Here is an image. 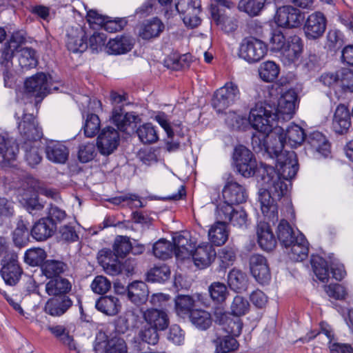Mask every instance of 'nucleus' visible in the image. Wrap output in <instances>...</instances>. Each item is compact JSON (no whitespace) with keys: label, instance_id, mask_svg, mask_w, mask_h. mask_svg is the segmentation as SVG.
<instances>
[{"label":"nucleus","instance_id":"obj_40","mask_svg":"<svg viewBox=\"0 0 353 353\" xmlns=\"http://www.w3.org/2000/svg\"><path fill=\"white\" fill-rule=\"evenodd\" d=\"M132 48L131 40L124 36L117 37L115 39H110L106 45V50L108 54H121L129 52Z\"/></svg>","mask_w":353,"mask_h":353},{"label":"nucleus","instance_id":"obj_7","mask_svg":"<svg viewBox=\"0 0 353 353\" xmlns=\"http://www.w3.org/2000/svg\"><path fill=\"white\" fill-rule=\"evenodd\" d=\"M216 216L217 219L223 221L225 223H230L234 227L243 228L248 225V214L240 207L234 208L225 203H219L216 206Z\"/></svg>","mask_w":353,"mask_h":353},{"label":"nucleus","instance_id":"obj_64","mask_svg":"<svg viewBox=\"0 0 353 353\" xmlns=\"http://www.w3.org/2000/svg\"><path fill=\"white\" fill-rule=\"evenodd\" d=\"M339 88L343 91L353 92V70L348 68L340 69Z\"/></svg>","mask_w":353,"mask_h":353},{"label":"nucleus","instance_id":"obj_49","mask_svg":"<svg viewBox=\"0 0 353 353\" xmlns=\"http://www.w3.org/2000/svg\"><path fill=\"white\" fill-rule=\"evenodd\" d=\"M42 273L48 278L59 277L58 276L65 272L68 265L60 261L47 260L41 267Z\"/></svg>","mask_w":353,"mask_h":353},{"label":"nucleus","instance_id":"obj_57","mask_svg":"<svg viewBox=\"0 0 353 353\" xmlns=\"http://www.w3.org/2000/svg\"><path fill=\"white\" fill-rule=\"evenodd\" d=\"M170 275V270L168 265L163 264L152 268L147 274L148 280L152 282H164Z\"/></svg>","mask_w":353,"mask_h":353},{"label":"nucleus","instance_id":"obj_15","mask_svg":"<svg viewBox=\"0 0 353 353\" xmlns=\"http://www.w3.org/2000/svg\"><path fill=\"white\" fill-rule=\"evenodd\" d=\"M249 266L252 275L261 284L268 283L271 279V273L267 259L259 254L250 256Z\"/></svg>","mask_w":353,"mask_h":353},{"label":"nucleus","instance_id":"obj_39","mask_svg":"<svg viewBox=\"0 0 353 353\" xmlns=\"http://www.w3.org/2000/svg\"><path fill=\"white\" fill-rule=\"evenodd\" d=\"M290 247L291 250L288 254L292 261H301L307 258L309 251L308 242L302 234L296 236Z\"/></svg>","mask_w":353,"mask_h":353},{"label":"nucleus","instance_id":"obj_29","mask_svg":"<svg viewBox=\"0 0 353 353\" xmlns=\"http://www.w3.org/2000/svg\"><path fill=\"white\" fill-rule=\"evenodd\" d=\"M143 317L145 322L159 330H165L169 325V319L163 310L149 308L143 312Z\"/></svg>","mask_w":353,"mask_h":353},{"label":"nucleus","instance_id":"obj_31","mask_svg":"<svg viewBox=\"0 0 353 353\" xmlns=\"http://www.w3.org/2000/svg\"><path fill=\"white\" fill-rule=\"evenodd\" d=\"M48 330L62 344L67 346L71 353H80L72 336L70 335L68 330L63 325H49Z\"/></svg>","mask_w":353,"mask_h":353},{"label":"nucleus","instance_id":"obj_62","mask_svg":"<svg viewBox=\"0 0 353 353\" xmlns=\"http://www.w3.org/2000/svg\"><path fill=\"white\" fill-rule=\"evenodd\" d=\"M225 123L232 130H241L247 126L248 119L234 112H229L226 114Z\"/></svg>","mask_w":353,"mask_h":353},{"label":"nucleus","instance_id":"obj_33","mask_svg":"<svg viewBox=\"0 0 353 353\" xmlns=\"http://www.w3.org/2000/svg\"><path fill=\"white\" fill-rule=\"evenodd\" d=\"M148 295V286L143 281H134L128 286V298L137 305L145 303Z\"/></svg>","mask_w":353,"mask_h":353},{"label":"nucleus","instance_id":"obj_14","mask_svg":"<svg viewBox=\"0 0 353 353\" xmlns=\"http://www.w3.org/2000/svg\"><path fill=\"white\" fill-rule=\"evenodd\" d=\"M119 141L120 136L118 131L113 127L107 126L99 133L97 145L101 154L109 155L117 148Z\"/></svg>","mask_w":353,"mask_h":353},{"label":"nucleus","instance_id":"obj_26","mask_svg":"<svg viewBox=\"0 0 353 353\" xmlns=\"http://www.w3.org/2000/svg\"><path fill=\"white\" fill-rule=\"evenodd\" d=\"M112 120L118 129L125 131L128 127L136 125L140 121L134 112H125L121 105L116 106L112 110Z\"/></svg>","mask_w":353,"mask_h":353},{"label":"nucleus","instance_id":"obj_18","mask_svg":"<svg viewBox=\"0 0 353 353\" xmlns=\"http://www.w3.org/2000/svg\"><path fill=\"white\" fill-rule=\"evenodd\" d=\"M117 256L110 249H103L98 253V262L103 270L109 275H118L122 272L123 264Z\"/></svg>","mask_w":353,"mask_h":353},{"label":"nucleus","instance_id":"obj_24","mask_svg":"<svg viewBox=\"0 0 353 353\" xmlns=\"http://www.w3.org/2000/svg\"><path fill=\"white\" fill-rule=\"evenodd\" d=\"M56 222L50 219L43 217L36 221L30 230L31 236L37 241H44L55 233Z\"/></svg>","mask_w":353,"mask_h":353},{"label":"nucleus","instance_id":"obj_2","mask_svg":"<svg viewBox=\"0 0 353 353\" xmlns=\"http://www.w3.org/2000/svg\"><path fill=\"white\" fill-rule=\"evenodd\" d=\"M34 109L32 103L17 105L14 117L17 121V130L19 134V144L35 143L43 137V130L31 110Z\"/></svg>","mask_w":353,"mask_h":353},{"label":"nucleus","instance_id":"obj_60","mask_svg":"<svg viewBox=\"0 0 353 353\" xmlns=\"http://www.w3.org/2000/svg\"><path fill=\"white\" fill-rule=\"evenodd\" d=\"M249 310L250 303L245 298L240 295L234 296L230 305V310L232 315L241 316L246 314Z\"/></svg>","mask_w":353,"mask_h":353},{"label":"nucleus","instance_id":"obj_59","mask_svg":"<svg viewBox=\"0 0 353 353\" xmlns=\"http://www.w3.org/2000/svg\"><path fill=\"white\" fill-rule=\"evenodd\" d=\"M101 121L98 115L88 114L86 117L83 125L84 134L88 137H93L99 132Z\"/></svg>","mask_w":353,"mask_h":353},{"label":"nucleus","instance_id":"obj_27","mask_svg":"<svg viewBox=\"0 0 353 353\" xmlns=\"http://www.w3.org/2000/svg\"><path fill=\"white\" fill-rule=\"evenodd\" d=\"M73 301L68 296H57L50 299L44 307L45 312L52 316H60L72 307Z\"/></svg>","mask_w":353,"mask_h":353},{"label":"nucleus","instance_id":"obj_8","mask_svg":"<svg viewBox=\"0 0 353 353\" xmlns=\"http://www.w3.org/2000/svg\"><path fill=\"white\" fill-rule=\"evenodd\" d=\"M177 12L181 14L183 23L188 27L194 28L201 23L199 17L201 12L200 0H175Z\"/></svg>","mask_w":353,"mask_h":353},{"label":"nucleus","instance_id":"obj_44","mask_svg":"<svg viewBox=\"0 0 353 353\" xmlns=\"http://www.w3.org/2000/svg\"><path fill=\"white\" fill-rule=\"evenodd\" d=\"M215 353H230L239 348L238 341L232 336H217L212 341Z\"/></svg>","mask_w":353,"mask_h":353},{"label":"nucleus","instance_id":"obj_28","mask_svg":"<svg viewBox=\"0 0 353 353\" xmlns=\"http://www.w3.org/2000/svg\"><path fill=\"white\" fill-rule=\"evenodd\" d=\"M46 158L55 163H64L69 156L68 148L62 143L51 140L46 145Z\"/></svg>","mask_w":353,"mask_h":353},{"label":"nucleus","instance_id":"obj_56","mask_svg":"<svg viewBox=\"0 0 353 353\" xmlns=\"http://www.w3.org/2000/svg\"><path fill=\"white\" fill-rule=\"evenodd\" d=\"M137 134L143 143H152L158 140L157 131L151 123H145L139 126Z\"/></svg>","mask_w":353,"mask_h":353},{"label":"nucleus","instance_id":"obj_11","mask_svg":"<svg viewBox=\"0 0 353 353\" xmlns=\"http://www.w3.org/2000/svg\"><path fill=\"white\" fill-rule=\"evenodd\" d=\"M304 19L303 13L291 6L280 7L276 11V22L280 27L298 28L302 24Z\"/></svg>","mask_w":353,"mask_h":353},{"label":"nucleus","instance_id":"obj_63","mask_svg":"<svg viewBox=\"0 0 353 353\" xmlns=\"http://www.w3.org/2000/svg\"><path fill=\"white\" fill-rule=\"evenodd\" d=\"M266 0H241L239 7L249 15H257L263 8Z\"/></svg>","mask_w":353,"mask_h":353},{"label":"nucleus","instance_id":"obj_3","mask_svg":"<svg viewBox=\"0 0 353 353\" xmlns=\"http://www.w3.org/2000/svg\"><path fill=\"white\" fill-rule=\"evenodd\" d=\"M267 153L270 158L276 159L277 171L275 172L279 180L285 183L283 179L290 180L296 176L299 169L296 154L294 151L283 150L282 137L267 148Z\"/></svg>","mask_w":353,"mask_h":353},{"label":"nucleus","instance_id":"obj_45","mask_svg":"<svg viewBox=\"0 0 353 353\" xmlns=\"http://www.w3.org/2000/svg\"><path fill=\"white\" fill-rule=\"evenodd\" d=\"M195 299L190 295H178L174 299V308L177 315L184 317L190 315L195 305Z\"/></svg>","mask_w":353,"mask_h":353},{"label":"nucleus","instance_id":"obj_61","mask_svg":"<svg viewBox=\"0 0 353 353\" xmlns=\"http://www.w3.org/2000/svg\"><path fill=\"white\" fill-rule=\"evenodd\" d=\"M132 250V245L128 237L119 236L113 245V253L123 259Z\"/></svg>","mask_w":353,"mask_h":353},{"label":"nucleus","instance_id":"obj_50","mask_svg":"<svg viewBox=\"0 0 353 353\" xmlns=\"http://www.w3.org/2000/svg\"><path fill=\"white\" fill-rule=\"evenodd\" d=\"M19 63L22 68H34L38 63L36 51L31 48H22L17 51Z\"/></svg>","mask_w":353,"mask_h":353},{"label":"nucleus","instance_id":"obj_51","mask_svg":"<svg viewBox=\"0 0 353 353\" xmlns=\"http://www.w3.org/2000/svg\"><path fill=\"white\" fill-rule=\"evenodd\" d=\"M208 292L211 299L219 304L224 303L229 295L225 284L218 281L213 282L209 285Z\"/></svg>","mask_w":353,"mask_h":353},{"label":"nucleus","instance_id":"obj_52","mask_svg":"<svg viewBox=\"0 0 353 353\" xmlns=\"http://www.w3.org/2000/svg\"><path fill=\"white\" fill-rule=\"evenodd\" d=\"M47 256L46 251L41 248L28 250L24 254V262L30 266L42 265Z\"/></svg>","mask_w":353,"mask_h":353},{"label":"nucleus","instance_id":"obj_5","mask_svg":"<svg viewBox=\"0 0 353 353\" xmlns=\"http://www.w3.org/2000/svg\"><path fill=\"white\" fill-rule=\"evenodd\" d=\"M267 46L253 37H246L241 43L239 56L250 63L259 62L267 53Z\"/></svg>","mask_w":353,"mask_h":353},{"label":"nucleus","instance_id":"obj_35","mask_svg":"<svg viewBox=\"0 0 353 353\" xmlns=\"http://www.w3.org/2000/svg\"><path fill=\"white\" fill-rule=\"evenodd\" d=\"M71 288V283L62 277L52 279L46 284V292L49 296H67Z\"/></svg>","mask_w":353,"mask_h":353},{"label":"nucleus","instance_id":"obj_53","mask_svg":"<svg viewBox=\"0 0 353 353\" xmlns=\"http://www.w3.org/2000/svg\"><path fill=\"white\" fill-rule=\"evenodd\" d=\"M174 254L173 244L165 239H160L153 245V254L159 259L165 260Z\"/></svg>","mask_w":353,"mask_h":353},{"label":"nucleus","instance_id":"obj_10","mask_svg":"<svg viewBox=\"0 0 353 353\" xmlns=\"http://www.w3.org/2000/svg\"><path fill=\"white\" fill-rule=\"evenodd\" d=\"M327 27V19L321 12H314L305 20L303 32L309 40H316L324 34Z\"/></svg>","mask_w":353,"mask_h":353},{"label":"nucleus","instance_id":"obj_30","mask_svg":"<svg viewBox=\"0 0 353 353\" xmlns=\"http://www.w3.org/2000/svg\"><path fill=\"white\" fill-rule=\"evenodd\" d=\"M280 137H282L283 144L289 145L292 148L300 146L306 139L303 129L294 123L286 128L284 137L281 134L276 139Z\"/></svg>","mask_w":353,"mask_h":353},{"label":"nucleus","instance_id":"obj_55","mask_svg":"<svg viewBox=\"0 0 353 353\" xmlns=\"http://www.w3.org/2000/svg\"><path fill=\"white\" fill-rule=\"evenodd\" d=\"M311 264L316 277L322 282H327L329 270L327 262L321 256H312Z\"/></svg>","mask_w":353,"mask_h":353},{"label":"nucleus","instance_id":"obj_1","mask_svg":"<svg viewBox=\"0 0 353 353\" xmlns=\"http://www.w3.org/2000/svg\"><path fill=\"white\" fill-rule=\"evenodd\" d=\"M257 172L263 186L259 194L261 210L265 219L274 224L279 219L276 201L286 192L287 185L279 180L272 166L261 163Z\"/></svg>","mask_w":353,"mask_h":353},{"label":"nucleus","instance_id":"obj_22","mask_svg":"<svg viewBox=\"0 0 353 353\" xmlns=\"http://www.w3.org/2000/svg\"><path fill=\"white\" fill-rule=\"evenodd\" d=\"M257 242L260 248L265 251L273 250L276 245V240L266 221H260L256 228Z\"/></svg>","mask_w":353,"mask_h":353},{"label":"nucleus","instance_id":"obj_6","mask_svg":"<svg viewBox=\"0 0 353 353\" xmlns=\"http://www.w3.org/2000/svg\"><path fill=\"white\" fill-rule=\"evenodd\" d=\"M240 96L238 85L233 82H228L214 92L212 104L214 108L221 112L239 100Z\"/></svg>","mask_w":353,"mask_h":353},{"label":"nucleus","instance_id":"obj_36","mask_svg":"<svg viewBox=\"0 0 353 353\" xmlns=\"http://www.w3.org/2000/svg\"><path fill=\"white\" fill-rule=\"evenodd\" d=\"M214 315L216 322H218L221 325H228V327L225 328L227 332L234 336H239L241 334L243 324L240 319H236L234 320L230 317L228 313L223 312L221 310H216Z\"/></svg>","mask_w":353,"mask_h":353},{"label":"nucleus","instance_id":"obj_17","mask_svg":"<svg viewBox=\"0 0 353 353\" xmlns=\"http://www.w3.org/2000/svg\"><path fill=\"white\" fill-rule=\"evenodd\" d=\"M106 338L105 333L102 332H100L97 336L94 347L97 353L99 352L101 353H127V345L123 339L114 336L107 340V341H99V340Z\"/></svg>","mask_w":353,"mask_h":353},{"label":"nucleus","instance_id":"obj_20","mask_svg":"<svg viewBox=\"0 0 353 353\" xmlns=\"http://www.w3.org/2000/svg\"><path fill=\"white\" fill-rule=\"evenodd\" d=\"M223 197L224 201L220 203L233 206L244 203L248 195L243 186L235 181H229L223 190Z\"/></svg>","mask_w":353,"mask_h":353},{"label":"nucleus","instance_id":"obj_54","mask_svg":"<svg viewBox=\"0 0 353 353\" xmlns=\"http://www.w3.org/2000/svg\"><path fill=\"white\" fill-rule=\"evenodd\" d=\"M259 72L261 79L266 82H271L277 78L279 67L274 61H268L260 65Z\"/></svg>","mask_w":353,"mask_h":353},{"label":"nucleus","instance_id":"obj_43","mask_svg":"<svg viewBox=\"0 0 353 353\" xmlns=\"http://www.w3.org/2000/svg\"><path fill=\"white\" fill-rule=\"evenodd\" d=\"M228 283L232 290L241 292L247 288L248 278L242 271L234 268L228 275Z\"/></svg>","mask_w":353,"mask_h":353},{"label":"nucleus","instance_id":"obj_23","mask_svg":"<svg viewBox=\"0 0 353 353\" xmlns=\"http://www.w3.org/2000/svg\"><path fill=\"white\" fill-rule=\"evenodd\" d=\"M165 30L163 21L153 17L143 21L138 28V34L143 40H150L158 38Z\"/></svg>","mask_w":353,"mask_h":353},{"label":"nucleus","instance_id":"obj_42","mask_svg":"<svg viewBox=\"0 0 353 353\" xmlns=\"http://www.w3.org/2000/svg\"><path fill=\"white\" fill-rule=\"evenodd\" d=\"M174 255L176 259L183 260L190 256L191 245L187 236L179 234L173 237Z\"/></svg>","mask_w":353,"mask_h":353},{"label":"nucleus","instance_id":"obj_48","mask_svg":"<svg viewBox=\"0 0 353 353\" xmlns=\"http://www.w3.org/2000/svg\"><path fill=\"white\" fill-rule=\"evenodd\" d=\"M276 233L279 241L286 248H289L296 239L293 229L285 219L280 221Z\"/></svg>","mask_w":353,"mask_h":353},{"label":"nucleus","instance_id":"obj_58","mask_svg":"<svg viewBox=\"0 0 353 353\" xmlns=\"http://www.w3.org/2000/svg\"><path fill=\"white\" fill-rule=\"evenodd\" d=\"M21 197V202L30 213L33 210H41L43 208V205L39 201L37 194L32 190L24 192Z\"/></svg>","mask_w":353,"mask_h":353},{"label":"nucleus","instance_id":"obj_32","mask_svg":"<svg viewBox=\"0 0 353 353\" xmlns=\"http://www.w3.org/2000/svg\"><path fill=\"white\" fill-rule=\"evenodd\" d=\"M96 308L107 316H115L121 309V303L115 296H103L97 299Z\"/></svg>","mask_w":353,"mask_h":353},{"label":"nucleus","instance_id":"obj_9","mask_svg":"<svg viewBox=\"0 0 353 353\" xmlns=\"http://www.w3.org/2000/svg\"><path fill=\"white\" fill-rule=\"evenodd\" d=\"M233 159L238 172L245 177L253 176L256 170L257 164L254 154L243 145H238L234 148Z\"/></svg>","mask_w":353,"mask_h":353},{"label":"nucleus","instance_id":"obj_12","mask_svg":"<svg viewBox=\"0 0 353 353\" xmlns=\"http://www.w3.org/2000/svg\"><path fill=\"white\" fill-rule=\"evenodd\" d=\"M1 270L2 278L6 284L14 285L19 281L22 269L19 266L18 255L15 252H8L4 256Z\"/></svg>","mask_w":353,"mask_h":353},{"label":"nucleus","instance_id":"obj_34","mask_svg":"<svg viewBox=\"0 0 353 353\" xmlns=\"http://www.w3.org/2000/svg\"><path fill=\"white\" fill-rule=\"evenodd\" d=\"M0 154L8 163L16 160L19 154V145L16 141L7 134H0Z\"/></svg>","mask_w":353,"mask_h":353},{"label":"nucleus","instance_id":"obj_41","mask_svg":"<svg viewBox=\"0 0 353 353\" xmlns=\"http://www.w3.org/2000/svg\"><path fill=\"white\" fill-rule=\"evenodd\" d=\"M307 143L314 150L326 157L330 152V143L320 132H313L305 139Z\"/></svg>","mask_w":353,"mask_h":353},{"label":"nucleus","instance_id":"obj_13","mask_svg":"<svg viewBox=\"0 0 353 353\" xmlns=\"http://www.w3.org/2000/svg\"><path fill=\"white\" fill-rule=\"evenodd\" d=\"M303 50L301 39L296 35L290 37L287 44L279 52L280 59L285 65L295 64L300 59Z\"/></svg>","mask_w":353,"mask_h":353},{"label":"nucleus","instance_id":"obj_46","mask_svg":"<svg viewBox=\"0 0 353 353\" xmlns=\"http://www.w3.org/2000/svg\"><path fill=\"white\" fill-rule=\"evenodd\" d=\"M85 33L79 28L75 35L68 34L66 46L69 51L74 53L83 52L88 48V43L85 39Z\"/></svg>","mask_w":353,"mask_h":353},{"label":"nucleus","instance_id":"obj_38","mask_svg":"<svg viewBox=\"0 0 353 353\" xmlns=\"http://www.w3.org/2000/svg\"><path fill=\"white\" fill-rule=\"evenodd\" d=\"M24 152V159L30 167H34L42 160L40 141L31 143L21 144Z\"/></svg>","mask_w":353,"mask_h":353},{"label":"nucleus","instance_id":"obj_4","mask_svg":"<svg viewBox=\"0 0 353 353\" xmlns=\"http://www.w3.org/2000/svg\"><path fill=\"white\" fill-rule=\"evenodd\" d=\"M277 117L272 107L263 103H257L250 110L248 123L258 132L269 134L277 125Z\"/></svg>","mask_w":353,"mask_h":353},{"label":"nucleus","instance_id":"obj_25","mask_svg":"<svg viewBox=\"0 0 353 353\" xmlns=\"http://www.w3.org/2000/svg\"><path fill=\"white\" fill-rule=\"evenodd\" d=\"M25 88L33 96L43 98L49 92L47 76L43 72L36 74L25 81Z\"/></svg>","mask_w":353,"mask_h":353},{"label":"nucleus","instance_id":"obj_21","mask_svg":"<svg viewBox=\"0 0 353 353\" xmlns=\"http://www.w3.org/2000/svg\"><path fill=\"white\" fill-rule=\"evenodd\" d=\"M194 265L199 269L208 268L216 258V251L212 244L202 243L191 252Z\"/></svg>","mask_w":353,"mask_h":353},{"label":"nucleus","instance_id":"obj_37","mask_svg":"<svg viewBox=\"0 0 353 353\" xmlns=\"http://www.w3.org/2000/svg\"><path fill=\"white\" fill-rule=\"evenodd\" d=\"M229 232L225 223L219 220L210 228L208 236L210 241L216 246L223 245L228 240Z\"/></svg>","mask_w":353,"mask_h":353},{"label":"nucleus","instance_id":"obj_19","mask_svg":"<svg viewBox=\"0 0 353 353\" xmlns=\"http://www.w3.org/2000/svg\"><path fill=\"white\" fill-rule=\"evenodd\" d=\"M351 116L348 108L344 104L338 105L332 118V130L337 134H346L352 126Z\"/></svg>","mask_w":353,"mask_h":353},{"label":"nucleus","instance_id":"obj_16","mask_svg":"<svg viewBox=\"0 0 353 353\" xmlns=\"http://www.w3.org/2000/svg\"><path fill=\"white\" fill-rule=\"evenodd\" d=\"M296 99V93L293 90L286 91L280 97L274 112L278 121L292 119L295 112Z\"/></svg>","mask_w":353,"mask_h":353},{"label":"nucleus","instance_id":"obj_47","mask_svg":"<svg viewBox=\"0 0 353 353\" xmlns=\"http://www.w3.org/2000/svg\"><path fill=\"white\" fill-rule=\"evenodd\" d=\"M189 319L190 322L201 330H206L212 323L210 313L203 310H192Z\"/></svg>","mask_w":353,"mask_h":353}]
</instances>
